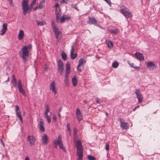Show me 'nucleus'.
<instances>
[{
	"label": "nucleus",
	"mask_w": 160,
	"mask_h": 160,
	"mask_svg": "<svg viewBox=\"0 0 160 160\" xmlns=\"http://www.w3.org/2000/svg\"><path fill=\"white\" fill-rule=\"evenodd\" d=\"M71 7L72 8H75L76 10L77 11L78 10V8L77 7L76 4H71Z\"/></svg>",
	"instance_id": "obj_43"
},
{
	"label": "nucleus",
	"mask_w": 160,
	"mask_h": 160,
	"mask_svg": "<svg viewBox=\"0 0 160 160\" xmlns=\"http://www.w3.org/2000/svg\"><path fill=\"white\" fill-rule=\"evenodd\" d=\"M32 46L31 44H30L27 45V46H24L21 49V50H28V49L30 50L32 49Z\"/></svg>",
	"instance_id": "obj_25"
},
{
	"label": "nucleus",
	"mask_w": 160,
	"mask_h": 160,
	"mask_svg": "<svg viewBox=\"0 0 160 160\" xmlns=\"http://www.w3.org/2000/svg\"><path fill=\"white\" fill-rule=\"evenodd\" d=\"M46 119L47 120L48 122L49 123H50L51 122V118L50 116H49L48 115H44Z\"/></svg>",
	"instance_id": "obj_36"
},
{
	"label": "nucleus",
	"mask_w": 160,
	"mask_h": 160,
	"mask_svg": "<svg viewBox=\"0 0 160 160\" xmlns=\"http://www.w3.org/2000/svg\"><path fill=\"white\" fill-rule=\"evenodd\" d=\"M110 32L112 33L117 34L118 33V30L117 29H112L110 30Z\"/></svg>",
	"instance_id": "obj_34"
},
{
	"label": "nucleus",
	"mask_w": 160,
	"mask_h": 160,
	"mask_svg": "<svg viewBox=\"0 0 160 160\" xmlns=\"http://www.w3.org/2000/svg\"><path fill=\"white\" fill-rule=\"evenodd\" d=\"M71 51L70 52V58L72 59H74L77 56V53H74L73 51Z\"/></svg>",
	"instance_id": "obj_28"
},
{
	"label": "nucleus",
	"mask_w": 160,
	"mask_h": 160,
	"mask_svg": "<svg viewBox=\"0 0 160 160\" xmlns=\"http://www.w3.org/2000/svg\"><path fill=\"white\" fill-rule=\"evenodd\" d=\"M63 16L65 20H67V19L69 20V19H70L71 18V17L68 15H64Z\"/></svg>",
	"instance_id": "obj_42"
},
{
	"label": "nucleus",
	"mask_w": 160,
	"mask_h": 160,
	"mask_svg": "<svg viewBox=\"0 0 160 160\" xmlns=\"http://www.w3.org/2000/svg\"><path fill=\"white\" fill-rule=\"evenodd\" d=\"M39 128L42 132H44L45 131V128L44 127V123L43 120L42 118L40 119V122L39 124Z\"/></svg>",
	"instance_id": "obj_19"
},
{
	"label": "nucleus",
	"mask_w": 160,
	"mask_h": 160,
	"mask_svg": "<svg viewBox=\"0 0 160 160\" xmlns=\"http://www.w3.org/2000/svg\"><path fill=\"white\" fill-rule=\"evenodd\" d=\"M65 83L66 85L67 86H68L69 85V81L68 80V79H66L65 80Z\"/></svg>",
	"instance_id": "obj_51"
},
{
	"label": "nucleus",
	"mask_w": 160,
	"mask_h": 160,
	"mask_svg": "<svg viewBox=\"0 0 160 160\" xmlns=\"http://www.w3.org/2000/svg\"><path fill=\"white\" fill-rule=\"evenodd\" d=\"M83 150H78L77 151V155L78 157V160H82L83 157Z\"/></svg>",
	"instance_id": "obj_16"
},
{
	"label": "nucleus",
	"mask_w": 160,
	"mask_h": 160,
	"mask_svg": "<svg viewBox=\"0 0 160 160\" xmlns=\"http://www.w3.org/2000/svg\"><path fill=\"white\" fill-rule=\"evenodd\" d=\"M107 45L108 47L111 48L113 46L112 42L110 40H108V42Z\"/></svg>",
	"instance_id": "obj_39"
},
{
	"label": "nucleus",
	"mask_w": 160,
	"mask_h": 160,
	"mask_svg": "<svg viewBox=\"0 0 160 160\" xmlns=\"http://www.w3.org/2000/svg\"><path fill=\"white\" fill-rule=\"evenodd\" d=\"M65 77L66 78V79H68V78L69 76L68 74L65 73Z\"/></svg>",
	"instance_id": "obj_60"
},
{
	"label": "nucleus",
	"mask_w": 160,
	"mask_h": 160,
	"mask_svg": "<svg viewBox=\"0 0 160 160\" xmlns=\"http://www.w3.org/2000/svg\"><path fill=\"white\" fill-rule=\"evenodd\" d=\"M75 49V47L74 46H72L71 47V50H74Z\"/></svg>",
	"instance_id": "obj_59"
},
{
	"label": "nucleus",
	"mask_w": 160,
	"mask_h": 160,
	"mask_svg": "<svg viewBox=\"0 0 160 160\" xmlns=\"http://www.w3.org/2000/svg\"><path fill=\"white\" fill-rule=\"evenodd\" d=\"M123 15L126 18H131L132 16V13L129 10L128 11H127V12L126 13H125Z\"/></svg>",
	"instance_id": "obj_27"
},
{
	"label": "nucleus",
	"mask_w": 160,
	"mask_h": 160,
	"mask_svg": "<svg viewBox=\"0 0 160 160\" xmlns=\"http://www.w3.org/2000/svg\"><path fill=\"white\" fill-rule=\"evenodd\" d=\"M7 23H4L2 25V29L1 31L2 33H0V35H3L5 34V32L7 30Z\"/></svg>",
	"instance_id": "obj_22"
},
{
	"label": "nucleus",
	"mask_w": 160,
	"mask_h": 160,
	"mask_svg": "<svg viewBox=\"0 0 160 160\" xmlns=\"http://www.w3.org/2000/svg\"><path fill=\"white\" fill-rule=\"evenodd\" d=\"M45 0H42L39 4L38 7L39 8V9L42 8L45 4Z\"/></svg>",
	"instance_id": "obj_29"
},
{
	"label": "nucleus",
	"mask_w": 160,
	"mask_h": 160,
	"mask_svg": "<svg viewBox=\"0 0 160 160\" xmlns=\"http://www.w3.org/2000/svg\"><path fill=\"white\" fill-rule=\"evenodd\" d=\"M28 140L31 146H32L35 144V137L33 136H29L28 137Z\"/></svg>",
	"instance_id": "obj_15"
},
{
	"label": "nucleus",
	"mask_w": 160,
	"mask_h": 160,
	"mask_svg": "<svg viewBox=\"0 0 160 160\" xmlns=\"http://www.w3.org/2000/svg\"><path fill=\"white\" fill-rule=\"evenodd\" d=\"M25 160H29V158L28 156H26V157Z\"/></svg>",
	"instance_id": "obj_61"
},
{
	"label": "nucleus",
	"mask_w": 160,
	"mask_h": 160,
	"mask_svg": "<svg viewBox=\"0 0 160 160\" xmlns=\"http://www.w3.org/2000/svg\"><path fill=\"white\" fill-rule=\"evenodd\" d=\"M135 93L136 94L137 98L138 99V103H140L142 101L143 97L140 92V90L139 89H136L135 92Z\"/></svg>",
	"instance_id": "obj_7"
},
{
	"label": "nucleus",
	"mask_w": 160,
	"mask_h": 160,
	"mask_svg": "<svg viewBox=\"0 0 160 160\" xmlns=\"http://www.w3.org/2000/svg\"><path fill=\"white\" fill-rule=\"evenodd\" d=\"M58 70L61 75L63 73L64 70L63 64L61 60H59L58 62Z\"/></svg>",
	"instance_id": "obj_4"
},
{
	"label": "nucleus",
	"mask_w": 160,
	"mask_h": 160,
	"mask_svg": "<svg viewBox=\"0 0 160 160\" xmlns=\"http://www.w3.org/2000/svg\"><path fill=\"white\" fill-rule=\"evenodd\" d=\"M24 36V32L22 30L19 31V32L18 35V38L20 40H21Z\"/></svg>",
	"instance_id": "obj_24"
},
{
	"label": "nucleus",
	"mask_w": 160,
	"mask_h": 160,
	"mask_svg": "<svg viewBox=\"0 0 160 160\" xmlns=\"http://www.w3.org/2000/svg\"><path fill=\"white\" fill-rule=\"evenodd\" d=\"M36 22H37V24L38 25L40 26H43L46 24L45 22H42V21L39 22L38 21H36Z\"/></svg>",
	"instance_id": "obj_35"
},
{
	"label": "nucleus",
	"mask_w": 160,
	"mask_h": 160,
	"mask_svg": "<svg viewBox=\"0 0 160 160\" xmlns=\"http://www.w3.org/2000/svg\"><path fill=\"white\" fill-rule=\"evenodd\" d=\"M54 8H56V9L60 8L59 7V4L58 3H57L54 6Z\"/></svg>",
	"instance_id": "obj_49"
},
{
	"label": "nucleus",
	"mask_w": 160,
	"mask_h": 160,
	"mask_svg": "<svg viewBox=\"0 0 160 160\" xmlns=\"http://www.w3.org/2000/svg\"><path fill=\"white\" fill-rule=\"evenodd\" d=\"M109 145L107 143L106 145V146H105V149L107 150H108L109 149Z\"/></svg>",
	"instance_id": "obj_52"
},
{
	"label": "nucleus",
	"mask_w": 160,
	"mask_h": 160,
	"mask_svg": "<svg viewBox=\"0 0 160 160\" xmlns=\"http://www.w3.org/2000/svg\"><path fill=\"white\" fill-rule=\"evenodd\" d=\"M48 67H46L44 69V70L45 71H47L48 70Z\"/></svg>",
	"instance_id": "obj_63"
},
{
	"label": "nucleus",
	"mask_w": 160,
	"mask_h": 160,
	"mask_svg": "<svg viewBox=\"0 0 160 160\" xmlns=\"http://www.w3.org/2000/svg\"><path fill=\"white\" fill-rule=\"evenodd\" d=\"M84 59L81 58L78 61V64L77 66V70L81 72L84 68Z\"/></svg>",
	"instance_id": "obj_6"
},
{
	"label": "nucleus",
	"mask_w": 160,
	"mask_h": 160,
	"mask_svg": "<svg viewBox=\"0 0 160 160\" xmlns=\"http://www.w3.org/2000/svg\"><path fill=\"white\" fill-rule=\"evenodd\" d=\"M147 67L150 70H154L156 69V66L154 63L152 62H148L146 64Z\"/></svg>",
	"instance_id": "obj_12"
},
{
	"label": "nucleus",
	"mask_w": 160,
	"mask_h": 160,
	"mask_svg": "<svg viewBox=\"0 0 160 160\" xmlns=\"http://www.w3.org/2000/svg\"><path fill=\"white\" fill-rule=\"evenodd\" d=\"M140 107V106H136L132 110V111H135L136 109L138 108H139Z\"/></svg>",
	"instance_id": "obj_53"
},
{
	"label": "nucleus",
	"mask_w": 160,
	"mask_h": 160,
	"mask_svg": "<svg viewBox=\"0 0 160 160\" xmlns=\"http://www.w3.org/2000/svg\"><path fill=\"white\" fill-rule=\"evenodd\" d=\"M28 0H23L22 2V9L23 10V14L25 15L26 14L29 8L28 5Z\"/></svg>",
	"instance_id": "obj_2"
},
{
	"label": "nucleus",
	"mask_w": 160,
	"mask_h": 160,
	"mask_svg": "<svg viewBox=\"0 0 160 160\" xmlns=\"http://www.w3.org/2000/svg\"><path fill=\"white\" fill-rule=\"evenodd\" d=\"M9 2L10 5L11 7H13L14 6V4L12 2V0H7Z\"/></svg>",
	"instance_id": "obj_46"
},
{
	"label": "nucleus",
	"mask_w": 160,
	"mask_h": 160,
	"mask_svg": "<svg viewBox=\"0 0 160 160\" xmlns=\"http://www.w3.org/2000/svg\"><path fill=\"white\" fill-rule=\"evenodd\" d=\"M118 63L117 62H115L112 64V67L115 68H116L118 66Z\"/></svg>",
	"instance_id": "obj_40"
},
{
	"label": "nucleus",
	"mask_w": 160,
	"mask_h": 160,
	"mask_svg": "<svg viewBox=\"0 0 160 160\" xmlns=\"http://www.w3.org/2000/svg\"><path fill=\"white\" fill-rule=\"evenodd\" d=\"M61 12L60 8L56 9L55 14L56 16V21L57 22H59V19H60L61 16Z\"/></svg>",
	"instance_id": "obj_10"
},
{
	"label": "nucleus",
	"mask_w": 160,
	"mask_h": 160,
	"mask_svg": "<svg viewBox=\"0 0 160 160\" xmlns=\"http://www.w3.org/2000/svg\"><path fill=\"white\" fill-rule=\"evenodd\" d=\"M96 102L97 103L100 104L101 103L100 100L98 99V98L96 97L95 98Z\"/></svg>",
	"instance_id": "obj_48"
},
{
	"label": "nucleus",
	"mask_w": 160,
	"mask_h": 160,
	"mask_svg": "<svg viewBox=\"0 0 160 160\" xmlns=\"http://www.w3.org/2000/svg\"><path fill=\"white\" fill-rule=\"evenodd\" d=\"M89 20L88 21V23L91 24H95L97 22L96 19L93 17H89Z\"/></svg>",
	"instance_id": "obj_18"
},
{
	"label": "nucleus",
	"mask_w": 160,
	"mask_h": 160,
	"mask_svg": "<svg viewBox=\"0 0 160 160\" xmlns=\"http://www.w3.org/2000/svg\"><path fill=\"white\" fill-rule=\"evenodd\" d=\"M37 0H33L32 2L30 4V8L31 9L32 7L34 5L35 3Z\"/></svg>",
	"instance_id": "obj_41"
},
{
	"label": "nucleus",
	"mask_w": 160,
	"mask_h": 160,
	"mask_svg": "<svg viewBox=\"0 0 160 160\" xmlns=\"http://www.w3.org/2000/svg\"><path fill=\"white\" fill-rule=\"evenodd\" d=\"M1 141L2 144L3 145V146H4V144L3 142L2 141V139H1Z\"/></svg>",
	"instance_id": "obj_64"
},
{
	"label": "nucleus",
	"mask_w": 160,
	"mask_h": 160,
	"mask_svg": "<svg viewBox=\"0 0 160 160\" xmlns=\"http://www.w3.org/2000/svg\"><path fill=\"white\" fill-rule=\"evenodd\" d=\"M120 9L123 15H124L127 11H129V9L124 6H121L120 7Z\"/></svg>",
	"instance_id": "obj_23"
},
{
	"label": "nucleus",
	"mask_w": 160,
	"mask_h": 160,
	"mask_svg": "<svg viewBox=\"0 0 160 160\" xmlns=\"http://www.w3.org/2000/svg\"><path fill=\"white\" fill-rule=\"evenodd\" d=\"M68 1V0H62L61 1L60 3L61 4L65 3H67V2Z\"/></svg>",
	"instance_id": "obj_47"
},
{
	"label": "nucleus",
	"mask_w": 160,
	"mask_h": 160,
	"mask_svg": "<svg viewBox=\"0 0 160 160\" xmlns=\"http://www.w3.org/2000/svg\"><path fill=\"white\" fill-rule=\"evenodd\" d=\"M118 120L121 123L120 126L122 129H128L129 125L128 123L123 122V120L122 118H119Z\"/></svg>",
	"instance_id": "obj_5"
},
{
	"label": "nucleus",
	"mask_w": 160,
	"mask_h": 160,
	"mask_svg": "<svg viewBox=\"0 0 160 160\" xmlns=\"http://www.w3.org/2000/svg\"><path fill=\"white\" fill-rule=\"evenodd\" d=\"M87 158L89 160H96V158L94 156L92 155H88L87 156Z\"/></svg>",
	"instance_id": "obj_37"
},
{
	"label": "nucleus",
	"mask_w": 160,
	"mask_h": 160,
	"mask_svg": "<svg viewBox=\"0 0 160 160\" xmlns=\"http://www.w3.org/2000/svg\"><path fill=\"white\" fill-rule=\"evenodd\" d=\"M78 80L77 79L76 76H74L72 79V82L73 85L74 86H77L78 83Z\"/></svg>",
	"instance_id": "obj_26"
},
{
	"label": "nucleus",
	"mask_w": 160,
	"mask_h": 160,
	"mask_svg": "<svg viewBox=\"0 0 160 160\" xmlns=\"http://www.w3.org/2000/svg\"><path fill=\"white\" fill-rule=\"evenodd\" d=\"M108 4H109L110 6H111V2L110 0H104Z\"/></svg>",
	"instance_id": "obj_50"
},
{
	"label": "nucleus",
	"mask_w": 160,
	"mask_h": 160,
	"mask_svg": "<svg viewBox=\"0 0 160 160\" xmlns=\"http://www.w3.org/2000/svg\"><path fill=\"white\" fill-rule=\"evenodd\" d=\"M76 147L77 148V150H83V146L82 145V142L79 140L77 141L76 143Z\"/></svg>",
	"instance_id": "obj_17"
},
{
	"label": "nucleus",
	"mask_w": 160,
	"mask_h": 160,
	"mask_svg": "<svg viewBox=\"0 0 160 160\" xmlns=\"http://www.w3.org/2000/svg\"><path fill=\"white\" fill-rule=\"evenodd\" d=\"M70 69V64L67 62L66 65V70Z\"/></svg>",
	"instance_id": "obj_44"
},
{
	"label": "nucleus",
	"mask_w": 160,
	"mask_h": 160,
	"mask_svg": "<svg viewBox=\"0 0 160 160\" xmlns=\"http://www.w3.org/2000/svg\"><path fill=\"white\" fill-rule=\"evenodd\" d=\"M62 58L64 61L66 60L67 59V55L63 51L62 52Z\"/></svg>",
	"instance_id": "obj_31"
},
{
	"label": "nucleus",
	"mask_w": 160,
	"mask_h": 160,
	"mask_svg": "<svg viewBox=\"0 0 160 160\" xmlns=\"http://www.w3.org/2000/svg\"><path fill=\"white\" fill-rule=\"evenodd\" d=\"M52 118L54 121H56V117L55 115H53L52 116Z\"/></svg>",
	"instance_id": "obj_56"
},
{
	"label": "nucleus",
	"mask_w": 160,
	"mask_h": 160,
	"mask_svg": "<svg viewBox=\"0 0 160 160\" xmlns=\"http://www.w3.org/2000/svg\"><path fill=\"white\" fill-rule=\"evenodd\" d=\"M134 68L136 69L137 70H140V68L138 67H137V66H135L134 67Z\"/></svg>",
	"instance_id": "obj_55"
},
{
	"label": "nucleus",
	"mask_w": 160,
	"mask_h": 160,
	"mask_svg": "<svg viewBox=\"0 0 160 160\" xmlns=\"http://www.w3.org/2000/svg\"><path fill=\"white\" fill-rule=\"evenodd\" d=\"M53 31L55 32V35L57 39L56 42L57 43H58L61 39V37L62 36V33L61 31H58V29H57Z\"/></svg>",
	"instance_id": "obj_8"
},
{
	"label": "nucleus",
	"mask_w": 160,
	"mask_h": 160,
	"mask_svg": "<svg viewBox=\"0 0 160 160\" xmlns=\"http://www.w3.org/2000/svg\"><path fill=\"white\" fill-rule=\"evenodd\" d=\"M70 69H68L66 70V73L69 74L70 73Z\"/></svg>",
	"instance_id": "obj_54"
},
{
	"label": "nucleus",
	"mask_w": 160,
	"mask_h": 160,
	"mask_svg": "<svg viewBox=\"0 0 160 160\" xmlns=\"http://www.w3.org/2000/svg\"><path fill=\"white\" fill-rule=\"evenodd\" d=\"M49 88L54 93V95L57 93V91L56 89L55 83L54 81L50 85Z\"/></svg>",
	"instance_id": "obj_11"
},
{
	"label": "nucleus",
	"mask_w": 160,
	"mask_h": 160,
	"mask_svg": "<svg viewBox=\"0 0 160 160\" xmlns=\"http://www.w3.org/2000/svg\"><path fill=\"white\" fill-rule=\"evenodd\" d=\"M16 107V112L17 114V116L18 117L21 121H22V118L21 115V113L19 110V107L18 105L15 106Z\"/></svg>",
	"instance_id": "obj_14"
},
{
	"label": "nucleus",
	"mask_w": 160,
	"mask_h": 160,
	"mask_svg": "<svg viewBox=\"0 0 160 160\" xmlns=\"http://www.w3.org/2000/svg\"><path fill=\"white\" fill-rule=\"evenodd\" d=\"M129 64L131 66V67L134 68V63H129Z\"/></svg>",
	"instance_id": "obj_57"
},
{
	"label": "nucleus",
	"mask_w": 160,
	"mask_h": 160,
	"mask_svg": "<svg viewBox=\"0 0 160 160\" xmlns=\"http://www.w3.org/2000/svg\"><path fill=\"white\" fill-rule=\"evenodd\" d=\"M68 131V133H69V134L70 135L71 134V130H70V131Z\"/></svg>",
	"instance_id": "obj_62"
},
{
	"label": "nucleus",
	"mask_w": 160,
	"mask_h": 160,
	"mask_svg": "<svg viewBox=\"0 0 160 160\" xmlns=\"http://www.w3.org/2000/svg\"><path fill=\"white\" fill-rule=\"evenodd\" d=\"M12 77V79L11 82L13 86L15 88H17L18 87L19 92L23 95L25 96V92L23 88V85L20 79H19L18 80V82L17 83L16 79L15 78L14 76L13 75Z\"/></svg>",
	"instance_id": "obj_1"
},
{
	"label": "nucleus",
	"mask_w": 160,
	"mask_h": 160,
	"mask_svg": "<svg viewBox=\"0 0 160 160\" xmlns=\"http://www.w3.org/2000/svg\"><path fill=\"white\" fill-rule=\"evenodd\" d=\"M65 18L63 16L62 18H60V19H59V22L58 23H63L65 22Z\"/></svg>",
	"instance_id": "obj_38"
},
{
	"label": "nucleus",
	"mask_w": 160,
	"mask_h": 160,
	"mask_svg": "<svg viewBox=\"0 0 160 160\" xmlns=\"http://www.w3.org/2000/svg\"><path fill=\"white\" fill-rule=\"evenodd\" d=\"M28 51H21L19 53L20 57L24 62H26L28 58Z\"/></svg>",
	"instance_id": "obj_3"
},
{
	"label": "nucleus",
	"mask_w": 160,
	"mask_h": 160,
	"mask_svg": "<svg viewBox=\"0 0 160 160\" xmlns=\"http://www.w3.org/2000/svg\"><path fill=\"white\" fill-rule=\"evenodd\" d=\"M66 127L68 131H70L71 130L70 125L69 123L68 122L67 123Z\"/></svg>",
	"instance_id": "obj_45"
},
{
	"label": "nucleus",
	"mask_w": 160,
	"mask_h": 160,
	"mask_svg": "<svg viewBox=\"0 0 160 160\" xmlns=\"http://www.w3.org/2000/svg\"><path fill=\"white\" fill-rule=\"evenodd\" d=\"M46 109L44 112V115H48V113L49 112L50 110L49 106L48 105H47L46 107Z\"/></svg>",
	"instance_id": "obj_33"
},
{
	"label": "nucleus",
	"mask_w": 160,
	"mask_h": 160,
	"mask_svg": "<svg viewBox=\"0 0 160 160\" xmlns=\"http://www.w3.org/2000/svg\"><path fill=\"white\" fill-rule=\"evenodd\" d=\"M60 144H59V147L60 148L63 150L64 152H66V150L65 148V147L63 146L62 143V140L61 139V141L60 143Z\"/></svg>",
	"instance_id": "obj_32"
},
{
	"label": "nucleus",
	"mask_w": 160,
	"mask_h": 160,
	"mask_svg": "<svg viewBox=\"0 0 160 160\" xmlns=\"http://www.w3.org/2000/svg\"><path fill=\"white\" fill-rule=\"evenodd\" d=\"M135 55L137 58L140 60L143 61L144 60V57L142 54L139 52H137L135 54Z\"/></svg>",
	"instance_id": "obj_20"
},
{
	"label": "nucleus",
	"mask_w": 160,
	"mask_h": 160,
	"mask_svg": "<svg viewBox=\"0 0 160 160\" xmlns=\"http://www.w3.org/2000/svg\"><path fill=\"white\" fill-rule=\"evenodd\" d=\"M38 9H39V8L38 7V6L35 7L33 9L34 10H36Z\"/></svg>",
	"instance_id": "obj_58"
},
{
	"label": "nucleus",
	"mask_w": 160,
	"mask_h": 160,
	"mask_svg": "<svg viewBox=\"0 0 160 160\" xmlns=\"http://www.w3.org/2000/svg\"><path fill=\"white\" fill-rule=\"evenodd\" d=\"M62 135L59 134L58 137V140H55L53 141V144H54V147L55 148H57L58 146L59 145L60 142L61 141Z\"/></svg>",
	"instance_id": "obj_9"
},
{
	"label": "nucleus",
	"mask_w": 160,
	"mask_h": 160,
	"mask_svg": "<svg viewBox=\"0 0 160 160\" xmlns=\"http://www.w3.org/2000/svg\"><path fill=\"white\" fill-rule=\"evenodd\" d=\"M48 139V138L46 134L42 136L41 140L43 144L47 145V144Z\"/></svg>",
	"instance_id": "obj_21"
},
{
	"label": "nucleus",
	"mask_w": 160,
	"mask_h": 160,
	"mask_svg": "<svg viewBox=\"0 0 160 160\" xmlns=\"http://www.w3.org/2000/svg\"><path fill=\"white\" fill-rule=\"evenodd\" d=\"M76 111V114L77 120L79 121L82 120L83 119L80 110L79 108H77Z\"/></svg>",
	"instance_id": "obj_13"
},
{
	"label": "nucleus",
	"mask_w": 160,
	"mask_h": 160,
	"mask_svg": "<svg viewBox=\"0 0 160 160\" xmlns=\"http://www.w3.org/2000/svg\"><path fill=\"white\" fill-rule=\"evenodd\" d=\"M51 25L53 31L58 29V28L55 26V22L54 20H53L51 21Z\"/></svg>",
	"instance_id": "obj_30"
}]
</instances>
